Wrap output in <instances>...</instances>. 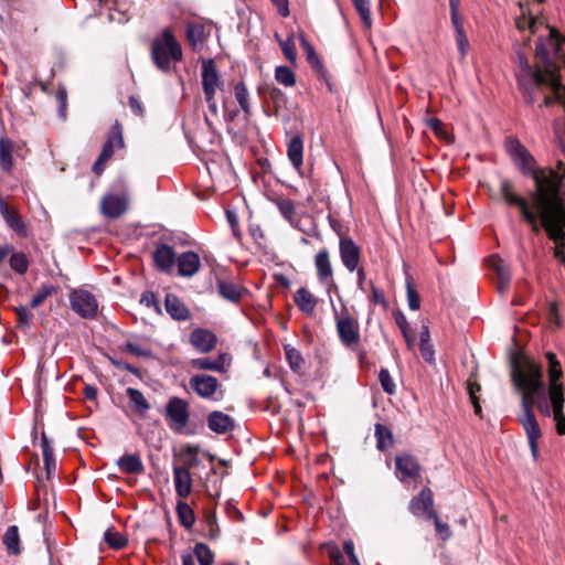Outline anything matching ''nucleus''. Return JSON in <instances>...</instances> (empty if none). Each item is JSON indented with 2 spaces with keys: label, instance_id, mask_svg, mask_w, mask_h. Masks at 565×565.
Returning a JSON list of instances; mask_svg holds the SVG:
<instances>
[{
  "label": "nucleus",
  "instance_id": "1",
  "mask_svg": "<svg viewBox=\"0 0 565 565\" xmlns=\"http://www.w3.org/2000/svg\"><path fill=\"white\" fill-rule=\"evenodd\" d=\"M546 359L548 362V387L543 381L542 366L533 360L515 363L512 370L515 391L522 396V414L519 419L525 430L534 459L539 456V440L542 437V430L533 407H536L542 416L552 417L556 433L559 436L565 435V392L563 383L559 382L563 371L553 352H547Z\"/></svg>",
  "mask_w": 565,
  "mask_h": 565
},
{
  "label": "nucleus",
  "instance_id": "2",
  "mask_svg": "<svg viewBox=\"0 0 565 565\" xmlns=\"http://www.w3.org/2000/svg\"><path fill=\"white\" fill-rule=\"evenodd\" d=\"M505 149L521 172L534 180L533 202L541 212L543 228L555 244L554 257L565 264V207L559 196L561 183L565 178V162L558 161L556 169L539 168L534 157L515 138L507 139Z\"/></svg>",
  "mask_w": 565,
  "mask_h": 565
},
{
  "label": "nucleus",
  "instance_id": "3",
  "mask_svg": "<svg viewBox=\"0 0 565 565\" xmlns=\"http://www.w3.org/2000/svg\"><path fill=\"white\" fill-rule=\"evenodd\" d=\"M151 55L154 64L169 71L171 62L182 58V50L170 29H164L152 43Z\"/></svg>",
  "mask_w": 565,
  "mask_h": 565
},
{
  "label": "nucleus",
  "instance_id": "4",
  "mask_svg": "<svg viewBox=\"0 0 565 565\" xmlns=\"http://www.w3.org/2000/svg\"><path fill=\"white\" fill-rule=\"evenodd\" d=\"M500 193L508 204L515 205L520 209V212H521L523 218L531 226L532 231L534 233H539L541 227H543V225H542L541 212L537 209V206L534 204L533 199L531 198L532 204H533L535 211L530 207L527 201L524 198H522L513 192L512 184L508 180H503L501 182Z\"/></svg>",
  "mask_w": 565,
  "mask_h": 565
},
{
  "label": "nucleus",
  "instance_id": "5",
  "mask_svg": "<svg viewBox=\"0 0 565 565\" xmlns=\"http://www.w3.org/2000/svg\"><path fill=\"white\" fill-rule=\"evenodd\" d=\"M201 83L209 110L212 115H217L215 95L217 90H223L224 82L216 70L215 62L212 58L202 61Z\"/></svg>",
  "mask_w": 565,
  "mask_h": 565
},
{
  "label": "nucleus",
  "instance_id": "6",
  "mask_svg": "<svg viewBox=\"0 0 565 565\" xmlns=\"http://www.w3.org/2000/svg\"><path fill=\"white\" fill-rule=\"evenodd\" d=\"M334 320L340 342L347 348H356L360 342L358 319L349 312L347 307H342L340 311L334 309Z\"/></svg>",
  "mask_w": 565,
  "mask_h": 565
},
{
  "label": "nucleus",
  "instance_id": "7",
  "mask_svg": "<svg viewBox=\"0 0 565 565\" xmlns=\"http://www.w3.org/2000/svg\"><path fill=\"white\" fill-rule=\"evenodd\" d=\"M191 390L201 398L218 402L224 397V391L218 380L209 374H195L189 380Z\"/></svg>",
  "mask_w": 565,
  "mask_h": 565
},
{
  "label": "nucleus",
  "instance_id": "8",
  "mask_svg": "<svg viewBox=\"0 0 565 565\" xmlns=\"http://www.w3.org/2000/svg\"><path fill=\"white\" fill-rule=\"evenodd\" d=\"M189 403L181 397L173 396L166 406V419L169 427L177 433L182 431L189 424Z\"/></svg>",
  "mask_w": 565,
  "mask_h": 565
},
{
  "label": "nucleus",
  "instance_id": "9",
  "mask_svg": "<svg viewBox=\"0 0 565 565\" xmlns=\"http://www.w3.org/2000/svg\"><path fill=\"white\" fill-rule=\"evenodd\" d=\"M70 302L72 309L83 318H93L98 310L96 298L88 291L77 289L71 292Z\"/></svg>",
  "mask_w": 565,
  "mask_h": 565
},
{
  "label": "nucleus",
  "instance_id": "10",
  "mask_svg": "<svg viewBox=\"0 0 565 565\" xmlns=\"http://www.w3.org/2000/svg\"><path fill=\"white\" fill-rule=\"evenodd\" d=\"M409 511L415 516L430 520L435 516L433 492L428 488H424L418 495L414 497L409 502Z\"/></svg>",
  "mask_w": 565,
  "mask_h": 565
},
{
  "label": "nucleus",
  "instance_id": "11",
  "mask_svg": "<svg viewBox=\"0 0 565 565\" xmlns=\"http://www.w3.org/2000/svg\"><path fill=\"white\" fill-rule=\"evenodd\" d=\"M340 257L349 271L358 269L360 264V248L350 237L340 238Z\"/></svg>",
  "mask_w": 565,
  "mask_h": 565
},
{
  "label": "nucleus",
  "instance_id": "12",
  "mask_svg": "<svg viewBox=\"0 0 565 565\" xmlns=\"http://www.w3.org/2000/svg\"><path fill=\"white\" fill-rule=\"evenodd\" d=\"M231 355L227 353H221L216 359L211 358H198L191 360V366L200 371H214L218 373H225L231 365Z\"/></svg>",
  "mask_w": 565,
  "mask_h": 565
},
{
  "label": "nucleus",
  "instance_id": "13",
  "mask_svg": "<svg viewBox=\"0 0 565 565\" xmlns=\"http://www.w3.org/2000/svg\"><path fill=\"white\" fill-rule=\"evenodd\" d=\"M128 209V199L125 195L106 194L100 202V210L104 215L117 218Z\"/></svg>",
  "mask_w": 565,
  "mask_h": 565
},
{
  "label": "nucleus",
  "instance_id": "14",
  "mask_svg": "<svg viewBox=\"0 0 565 565\" xmlns=\"http://www.w3.org/2000/svg\"><path fill=\"white\" fill-rule=\"evenodd\" d=\"M178 263V273L182 277H192L194 276L200 267L201 260L196 253L194 252H184L177 258Z\"/></svg>",
  "mask_w": 565,
  "mask_h": 565
},
{
  "label": "nucleus",
  "instance_id": "15",
  "mask_svg": "<svg viewBox=\"0 0 565 565\" xmlns=\"http://www.w3.org/2000/svg\"><path fill=\"white\" fill-rule=\"evenodd\" d=\"M174 488L178 497L184 499L192 491V477L189 468L175 466L173 468Z\"/></svg>",
  "mask_w": 565,
  "mask_h": 565
},
{
  "label": "nucleus",
  "instance_id": "16",
  "mask_svg": "<svg viewBox=\"0 0 565 565\" xmlns=\"http://www.w3.org/2000/svg\"><path fill=\"white\" fill-rule=\"evenodd\" d=\"M216 337L205 329H195L190 335L191 344L200 352L207 353L216 345Z\"/></svg>",
  "mask_w": 565,
  "mask_h": 565
},
{
  "label": "nucleus",
  "instance_id": "17",
  "mask_svg": "<svg viewBox=\"0 0 565 565\" xmlns=\"http://www.w3.org/2000/svg\"><path fill=\"white\" fill-rule=\"evenodd\" d=\"M124 145L121 126L116 122L111 128V136L108 138L102 149L99 154L100 161H108L113 157L115 149H120L124 147Z\"/></svg>",
  "mask_w": 565,
  "mask_h": 565
},
{
  "label": "nucleus",
  "instance_id": "18",
  "mask_svg": "<svg viewBox=\"0 0 565 565\" xmlns=\"http://www.w3.org/2000/svg\"><path fill=\"white\" fill-rule=\"evenodd\" d=\"M153 260L158 269L168 273L177 262L175 253L169 245H159L153 253Z\"/></svg>",
  "mask_w": 565,
  "mask_h": 565
},
{
  "label": "nucleus",
  "instance_id": "19",
  "mask_svg": "<svg viewBox=\"0 0 565 565\" xmlns=\"http://www.w3.org/2000/svg\"><path fill=\"white\" fill-rule=\"evenodd\" d=\"M294 301L298 309L307 316H312L318 305V298L305 287L295 292Z\"/></svg>",
  "mask_w": 565,
  "mask_h": 565
},
{
  "label": "nucleus",
  "instance_id": "20",
  "mask_svg": "<svg viewBox=\"0 0 565 565\" xmlns=\"http://www.w3.org/2000/svg\"><path fill=\"white\" fill-rule=\"evenodd\" d=\"M490 266L497 275V288L500 294L508 290L511 280L510 268L500 258L492 257L490 259Z\"/></svg>",
  "mask_w": 565,
  "mask_h": 565
},
{
  "label": "nucleus",
  "instance_id": "21",
  "mask_svg": "<svg viewBox=\"0 0 565 565\" xmlns=\"http://www.w3.org/2000/svg\"><path fill=\"white\" fill-rule=\"evenodd\" d=\"M315 265L317 269L318 278L321 282H328L329 280L333 285V270L330 262L329 252L327 249H321L315 257Z\"/></svg>",
  "mask_w": 565,
  "mask_h": 565
},
{
  "label": "nucleus",
  "instance_id": "22",
  "mask_svg": "<svg viewBox=\"0 0 565 565\" xmlns=\"http://www.w3.org/2000/svg\"><path fill=\"white\" fill-rule=\"evenodd\" d=\"M395 466L397 472L402 475L403 478H416L419 476V465L417 460L411 455H401L396 457Z\"/></svg>",
  "mask_w": 565,
  "mask_h": 565
},
{
  "label": "nucleus",
  "instance_id": "23",
  "mask_svg": "<svg viewBox=\"0 0 565 565\" xmlns=\"http://www.w3.org/2000/svg\"><path fill=\"white\" fill-rule=\"evenodd\" d=\"M207 426L216 434H225L234 428V420L228 415L215 411L209 415Z\"/></svg>",
  "mask_w": 565,
  "mask_h": 565
},
{
  "label": "nucleus",
  "instance_id": "24",
  "mask_svg": "<svg viewBox=\"0 0 565 565\" xmlns=\"http://www.w3.org/2000/svg\"><path fill=\"white\" fill-rule=\"evenodd\" d=\"M116 463L124 473L128 475H140L145 470L141 458L137 454L124 455L117 459Z\"/></svg>",
  "mask_w": 565,
  "mask_h": 565
},
{
  "label": "nucleus",
  "instance_id": "25",
  "mask_svg": "<svg viewBox=\"0 0 565 565\" xmlns=\"http://www.w3.org/2000/svg\"><path fill=\"white\" fill-rule=\"evenodd\" d=\"M287 156L292 167L300 171L303 162V140L300 136H294L289 140Z\"/></svg>",
  "mask_w": 565,
  "mask_h": 565
},
{
  "label": "nucleus",
  "instance_id": "26",
  "mask_svg": "<svg viewBox=\"0 0 565 565\" xmlns=\"http://www.w3.org/2000/svg\"><path fill=\"white\" fill-rule=\"evenodd\" d=\"M164 305L168 313L175 320H186L190 316L188 308L174 295H167Z\"/></svg>",
  "mask_w": 565,
  "mask_h": 565
},
{
  "label": "nucleus",
  "instance_id": "27",
  "mask_svg": "<svg viewBox=\"0 0 565 565\" xmlns=\"http://www.w3.org/2000/svg\"><path fill=\"white\" fill-rule=\"evenodd\" d=\"M205 26L200 22H191L186 24V39L193 50H200L205 41Z\"/></svg>",
  "mask_w": 565,
  "mask_h": 565
},
{
  "label": "nucleus",
  "instance_id": "28",
  "mask_svg": "<svg viewBox=\"0 0 565 565\" xmlns=\"http://www.w3.org/2000/svg\"><path fill=\"white\" fill-rule=\"evenodd\" d=\"M0 213L2 215V217L4 218V221L7 222V224L15 232H18L19 234L25 236L26 235V230H25V226L23 224V222L21 221V218L14 214L13 212L10 211L9 209V205L2 200L0 199Z\"/></svg>",
  "mask_w": 565,
  "mask_h": 565
},
{
  "label": "nucleus",
  "instance_id": "29",
  "mask_svg": "<svg viewBox=\"0 0 565 565\" xmlns=\"http://www.w3.org/2000/svg\"><path fill=\"white\" fill-rule=\"evenodd\" d=\"M126 394L129 398L131 406L138 414H147V412L150 409V404L141 391L134 387H127Z\"/></svg>",
  "mask_w": 565,
  "mask_h": 565
},
{
  "label": "nucleus",
  "instance_id": "30",
  "mask_svg": "<svg viewBox=\"0 0 565 565\" xmlns=\"http://www.w3.org/2000/svg\"><path fill=\"white\" fill-rule=\"evenodd\" d=\"M3 544L10 554L18 555L21 552L20 536L17 525H11L7 529L3 535Z\"/></svg>",
  "mask_w": 565,
  "mask_h": 565
},
{
  "label": "nucleus",
  "instance_id": "31",
  "mask_svg": "<svg viewBox=\"0 0 565 565\" xmlns=\"http://www.w3.org/2000/svg\"><path fill=\"white\" fill-rule=\"evenodd\" d=\"M217 288L224 299L233 302L238 301L244 292L242 287L228 281H220Z\"/></svg>",
  "mask_w": 565,
  "mask_h": 565
},
{
  "label": "nucleus",
  "instance_id": "32",
  "mask_svg": "<svg viewBox=\"0 0 565 565\" xmlns=\"http://www.w3.org/2000/svg\"><path fill=\"white\" fill-rule=\"evenodd\" d=\"M41 447L43 452L44 467L46 470V478L50 479L56 470V460L54 458L53 449L45 436L42 438Z\"/></svg>",
  "mask_w": 565,
  "mask_h": 565
},
{
  "label": "nucleus",
  "instance_id": "33",
  "mask_svg": "<svg viewBox=\"0 0 565 565\" xmlns=\"http://www.w3.org/2000/svg\"><path fill=\"white\" fill-rule=\"evenodd\" d=\"M376 446L380 450H385L393 445L392 431L382 424L375 425Z\"/></svg>",
  "mask_w": 565,
  "mask_h": 565
},
{
  "label": "nucleus",
  "instance_id": "34",
  "mask_svg": "<svg viewBox=\"0 0 565 565\" xmlns=\"http://www.w3.org/2000/svg\"><path fill=\"white\" fill-rule=\"evenodd\" d=\"M177 513H178L180 523L184 527L191 529L195 522V515H194V512L191 509V507L188 503L180 501L177 504Z\"/></svg>",
  "mask_w": 565,
  "mask_h": 565
},
{
  "label": "nucleus",
  "instance_id": "35",
  "mask_svg": "<svg viewBox=\"0 0 565 565\" xmlns=\"http://www.w3.org/2000/svg\"><path fill=\"white\" fill-rule=\"evenodd\" d=\"M301 46L306 53L307 61L311 65L313 70L317 72H321L323 70V65L318 54L316 53L313 46L307 41L305 36H301Z\"/></svg>",
  "mask_w": 565,
  "mask_h": 565
},
{
  "label": "nucleus",
  "instance_id": "36",
  "mask_svg": "<svg viewBox=\"0 0 565 565\" xmlns=\"http://www.w3.org/2000/svg\"><path fill=\"white\" fill-rule=\"evenodd\" d=\"M12 143L7 138L0 139V166L3 170L9 171L12 168Z\"/></svg>",
  "mask_w": 565,
  "mask_h": 565
},
{
  "label": "nucleus",
  "instance_id": "37",
  "mask_svg": "<svg viewBox=\"0 0 565 565\" xmlns=\"http://www.w3.org/2000/svg\"><path fill=\"white\" fill-rule=\"evenodd\" d=\"M57 292V288L53 285H42L39 290L33 295L30 306L36 308L44 302L45 299Z\"/></svg>",
  "mask_w": 565,
  "mask_h": 565
},
{
  "label": "nucleus",
  "instance_id": "38",
  "mask_svg": "<svg viewBox=\"0 0 565 565\" xmlns=\"http://www.w3.org/2000/svg\"><path fill=\"white\" fill-rule=\"evenodd\" d=\"M200 565H212L214 562V554L211 548L204 543H196L193 550Z\"/></svg>",
  "mask_w": 565,
  "mask_h": 565
},
{
  "label": "nucleus",
  "instance_id": "39",
  "mask_svg": "<svg viewBox=\"0 0 565 565\" xmlns=\"http://www.w3.org/2000/svg\"><path fill=\"white\" fill-rule=\"evenodd\" d=\"M275 78L285 87H291L296 84V75L288 66H277L275 70Z\"/></svg>",
  "mask_w": 565,
  "mask_h": 565
},
{
  "label": "nucleus",
  "instance_id": "40",
  "mask_svg": "<svg viewBox=\"0 0 565 565\" xmlns=\"http://www.w3.org/2000/svg\"><path fill=\"white\" fill-rule=\"evenodd\" d=\"M234 93H235L236 100L239 104L242 110L246 115H248L250 111L249 94H248V90H247V87L245 86V84L243 82H239L238 84H236L234 87Z\"/></svg>",
  "mask_w": 565,
  "mask_h": 565
},
{
  "label": "nucleus",
  "instance_id": "41",
  "mask_svg": "<svg viewBox=\"0 0 565 565\" xmlns=\"http://www.w3.org/2000/svg\"><path fill=\"white\" fill-rule=\"evenodd\" d=\"M10 267L18 274L23 275L29 268V259L24 253H12L10 256Z\"/></svg>",
  "mask_w": 565,
  "mask_h": 565
},
{
  "label": "nucleus",
  "instance_id": "42",
  "mask_svg": "<svg viewBox=\"0 0 565 565\" xmlns=\"http://www.w3.org/2000/svg\"><path fill=\"white\" fill-rule=\"evenodd\" d=\"M285 352H286V358L289 362L290 367L295 372H300L302 364H303V359H302L301 353L296 348L291 347L290 344L285 345Z\"/></svg>",
  "mask_w": 565,
  "mask_h": 565
},
{
  "label": "nucleus",
  "instance_id": "43",
  "mask_svg": "<svg viewBox=\"0 0 565 565\" xmlns=\"http://www.w3.org/2000/svg\"><path fill=\"white\" fill-rule=\"evenodd\" d=\"M104 540L109 547L115 550H120L127 544V539L122 534L110 529L104 533Z\"/></svg>",
  "mask_w": 565,
  "mask_h": 565
},
{
  "label": "nucleus",
  "instance_id": "44",
  "mask_svg": "<svg viewBox=\"0 0 565 565\" xmlns=\"http://www.w3.org/2000/svg\"><path fill=\"white\" fill-rule=\"evenodd\" d=\"M276 205L280 214L284 216V218L287 220L290 224H292L296 213L295 204L292 203V201L288 199H279L276 200Z\"/></svg>",
  "mask_w": 565,
  "mask_h": 565
},
{
  "label": "nucleus",
  "instance_id": "45",
  "mask_svg": "<svg viewBox=\"0 0 565 565\" xmlns=\"http://www.w3.org/2000/svg\"><path fill=\"white\" fill-rule=\"evenodd\" d=\"M280 49L286 56V58L291 63H297V50L295 45V41L292 36H288L286 40L279 41Z\"/></svg>",
  "mask_w": 565,
  "mask_h": 565
},
{
  "label": "nucleus",
  "instance_id": "46",
  "mask_svg": "<svg viewBox=\"0 0 565 565\" xmlns=\"http://www.w3.org/2000/svg\"><path fill=\"white\" fill-rule=\"evenodd\" d=\"M353 3L364 23V25L366 28H371L372 18H371L369 0H355V1H353Z\"/></svg>",
  "mask_w": 565,
  "mask_h": 565
},
{
  "label": "nucleus",
  "instance_id": "47",
  "mask_svg": "<svg viewBox=\"0 0 565 565\" xmlns=\"http://www.w3.org/2000/svg\"><path fill=\"white\" fill-rule=\"evenodd\" d=\"M379 381H380L381 386L385 393L392 395L396 392V385H395L388 370L382 369L380 371Z\"/></svg>",
  "mask_w": 565,
  "mask_h": 565
},
{
  "label": "nucleus",
  "instance_id": "48",
  "mask_svg": "<svg viewBox=\"0 0 565 565\" xmlns=\"http://www.w3.org/2000/svg\"><path fill=\"white\" fill-rule=\"evenodd\" d=\"M395 320L405 338V341L407 342V345L409 348H412L414 344L415 338L409 332V324L407 322L406 317L399 312V313L395 315Z\"/></svg>",
  "mask_w": 565,
  "mask_h": 565
},
{
  "label": "nucleus",
  "instance_id": "49",
  "mask_svg": "<svg viewBox=\"0 0 565 565\" xmlns=\"http://www.w3.org/2000/svg\"><path fill=\"white\" fill-rule=\"evenodd\" d=\"M456 44H457V47H458V51L460 54V60L465 61V58L468 54L469 47H470L469 40H468L466 32L456 33Z\"/></svg>",
  "mask_w": 565,
  "mask_h": 565
},
{
  "label": "nucleus",
  "instance_id": "50",
  "mask_svg": "<svg viewBox=\"0 0 565 565\" xmlns=\"http://www.w3.org/2000/svg\"><path fill=\"white\" fill-rule=\"evenodd\" d=\"M431 519L434 520V524H435L437 534L440 536V539L443 541H447L451 536V531H450L449 525L447 523L443 522L438 518L437 513Z\"/></svg>",
  "mask_w": 565,
  "mask_h": 565
},
{
  "label": "nucleus",
  "instance_id": "51",
  "mask_svg": "<svg viewBox=\"0 0 565 565\" xmlns=\"http://www.w3.org/2000/svg\"><path fill=\"white\" fill-rule=\"evenodd\" d=\"M407 301L408 307L412 310H418L420 307V298L417 291L412 287V284L407 282Z\"/></svg>",
  "mask_w": 565,
  "mask_h": 565
},
{
  "label": "nucleus",
  "instance_id": "52",
  "mask_svg": "<svg viewBox=\"0 0 565 565\" xmlns=\"http://www.w3.org/2000/svg\"><path fill=\"white\" fill-rule=\"evenodd\" d=\"M15 313H17V320H18L19 326H22V327L29 326V323L32 319V313L26 307L21 306V307L15 308Z\"/></svg>",
  "mask_w": 565,
  "mask_h": 565
},
{
  "label": "nucleus",
  "instance_id": "53",
  "mask_svg": "<svg viewBox=\"0 0 565 565\" xmlns=\"http://www.w3.org/2000/svg\"><path fill=\"white\" fill-rule=\"evenodd\" d=\"M420 353H422V356L423 359L427 362V363H434L435 362V350H434V345L431 344V342H425V343H420Z\"/></svg>",
  "mask_w": 565,
  "mask_h": 565
},
{
  "label": "nucleus",
  "instance_id": "54",
  "mask_svg": "<svg viewBox=\"0 0 565 565\" xmlns=\"http://www.w3.org/2000/svg\"><path fill=\"white\" fill-rule=\"evenodd\" d=\"M56 99L58 103V110L63 118L66 117V108H67V92L65 88H58L56 92Z\"/></svg>",
  "mask_w": 565,
  "mask_h": 565
},
{
  "label": "nucleus",
  "instance_id": "55",
  "mask_svg": "<svg viewBox=\"0 0 565 565\" xmlns=\"http://www.w3.org/2000/svg\"><path fill=\"white\" fill-rule=\"evenodd\" d=\"M343 550L350 558L351 565H360L358 557L354 553V544L352 541H345L343 543Z\"/></svg>",
  "mask_w": 565,
  "mask_h": 565
},
{
  "label": "nucleus",
  "instance_id": "56",
  "mask_svg": "<svg viewBox=\"0 0 565 565\" xmlns=\"http://www.w3.org/2000/svg\"><path fill=\"white\" fill-rule=\"evenodd\" d=\"M126 348L129 353L137 355V356H150V354H151L149 350L142 349L138 344H135V343H127Z\"/></svg>",
  "mask_w": 565,
  "mask_h": 565
},
{
  "label": "nucleus",
  "instance_id": "57",
  "mask_svg": "<svg viewBox=\"0 0 565 565\" xmlns=\"http://www.w3.org/2000/svg\"><path fill=\"white\" fill-rule=\"evenodd\" d=\"M276 8L278 9V12L281 17L287 18L290 14L289 11V1L288 0H270Z\"/></svg>",
  "mask_w": 565,
  "mask_h": 565
},
{
  "label": "nucleus",
  "instance_id": "58",
  "mask_svg": "<svg viewBox=\"0 0 565 565\" xmlns=\"http://www.w3.org/2000/svg\"><path fill=\"white\" fill-rule=\"evenodd\" d=\"M450 17H451L452 26L455 29V34L463 33L465 32L463 23H462L459 12H451Z\"/></svg>",
  "mask_w": 565,
  "mask_h": 565
},
{
  "label": "nucleus",
  "instance_id": "59",
  "mask_svg": "<svg viewBox=\"0 0 565 565\" xmlns=\"http://www.w3.org/2000/svg\"><path fill=\"white\" fill-rule=\"evenodd\" d=\"M227 221L233 230L235 236H238V221L234 212L226 211Z\"/></svg>",
  "mask_w": 565,
  "mask_h": 565
},
{
  "label": "nucleus",
  "instance_id": "60",
  "mask_svg": "<svg viewBox=\"0 0 565 565\" xmlns=\"http://www.w3.org/2000/svg\"><path fill=\"white\" fill-rule=\"evenodd\" d=\"M129 106L135 114H137L139 116L142 115L143 110H142L141 104L135 96L129 97Z\"/></svg>",
  "mask_w": 565,
  "mask_h": 565
},
{
  "label": "nucleus",
  "instance_id": "61",
  "mask_svg": "<svg viewBox=\"0 0 565 565\" xmlns=\"http://www.w3.org/2000/svg\"><path fill=\"white\" fill-rule=\"evenodd\" d=\"M481 387L478 383L468 381V393L470 396V399L478 398L477 393L480 392Z\"/></svg>",
  "mask_w": 565,
  "mask_h": 565
},
{
  "label": "nucleus",
  "instance_id": "62",
  "mask_svg": "<svg viewBox=\"0 0 565 565\" xmlns=\"http://www.w3.org/2000/svg\"><path fill=\"white\" fill-rule=\"evenodd\" d=\"M84 396L89 401H95L97 396L96 387L92 385H86L84 387Z\"/></svg>",
  "mask_w": 565,
  "mask_h": 565
},
{
  "label": "nucleus",
  "instance_id": "63",
  "mask_svg": "<svg viewBox=\"0 0 565 565\" xmlns=\"http://www.w3.org/2000/svg\"><path fill=\"white\" fill-rule=\"evenodd\" d=\"M428 126L436 132L439 134L441 130L443 122L437 118H431L428 120Z\"/></svg>",
  "mask_w": 565,
  "mask_h": 565
},
{
  "label": "nucleus",
  "instance_id": "64",
  "mask_svg": "<svg viewBox=\"0 0 565 565\" xmlns=\"http://www.w3.org/2000/svg\"><path fill=\"white\" fill-rule=\"evenodd\" d=\"M13 250L12 246L6 244L0 246V265L4 260V258Z\"/></svg>",
  "mask_w": 565,
  "mask_h": 565
}]
</instances>
